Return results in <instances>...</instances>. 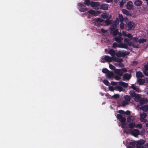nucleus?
Masks as SVG:
<instances>
[{
	"label": "nucleus",
	"instance_id": "f257e3e1",
	"mask_svg": "<svg viewBox=\"0 0 148 148\" xmlns=\"http://www.w3.org/2000/svg\"><path fill=\"white\" fill-rule=\"evenodd\" d=\"M135 26V23L133 21L128 22L125 25V29L128 31L133 29Z\"/></svg>",
	"mask_w": 148,
	"mask_h": 148
},
{
	"label": "nucleus",
	"instance_id": "f03ea898",
	"mask_svg": "<svg viewBox=\"0 0 148 148\" xmlns=\"http://www.w3.org/2000/svg\"><path fill=\"white\" fill-rule=\"evenodd\" d=\"M130 52L128 51H120L116 53L115 55L118 57H125L127 55H128Z\"/></svg>",
	"mask_w": 148,
	"mask_h": 148
},
{
	"label": "nucleus",
	"instance_id": "7ed1b4c3",
	"mask_svg": "<svg viewBox=\"0 0 148 148\" xmlns=\"http://www.w3.org/2000/svg\"><path fill=\"white\" fill-rule=\"evenodd\" d=\"M117 118L122 123V125H124V123L126 121L125 118L123 117L120 114H118L117 115Z\"/></svg>",
	"mask_w": 148,
	"mask_h": 148
},
{
	"label": "nucleus",
	"instance_id": "20e7f679",
	"mask_svg": "<svg viewBox=\"0 0 148 148\" xmlns=\"http://www.w3.org/2000/svg\"><path fill=\"white\" fill-rule=\"evenodd\" d=\"M123 17L122 14H119L118 17H117L115 21V22L116 24H119V22H122L123 21Z\"/></svg>",
	"mask_w": 148,
	"mask_h": 148
},
{
	"label": "nucleus",
	"instance_id": "39448f33",
	"mask_svg": "<svg viewBox=\"0 0 148 148\" xmlns=\"http://www.w3.org/2000/svg\"><path fill=\"white\" fill-rule=\"evenodd\" d=\"M140 120L141 122L145 123L146 122V120L145 119L147 116V114L144 112L141 113L140 114Z\"/></svg>",
	"mask_w": 148,
	"mask_h": 148
},
{
	"label": "nucleus",
	"instance_id": "423d86ee",
	"mask_svg": "<svg viewBox=\"0 0 148 148\" xmlns=\"http://www.w3.org/2000/svg\"><path fill=\"white\" fill-rule=\"evenodd\" d=\"M112 57H110L108 56H105L102 59V60H104L102 62L104 63L105 62H110L112 61Z\"/></svg>",
	"mask_w": 148,
	"mask_h": 148
},
{
	"label": "nucleus",
	"instance_id": "0eeeda50",
	"mask_svg": "<svg viewBox=\"0 0 148 148\" xmlns=\"http://www.w3.org/2000/svg\"><path fill=\"white\" fill-rule=\"evenodd\" d=\"M108 7V5L107 4L103 3L99 5V8L103 10H107Z\"/></svg>",
	"mask_w": 148,
	"mask_h": 148
},
{
	"label": "nucleus",
	"instance_id": "6e6552de",
	"mask_svg": "<svg viewBox=\"0 0 148 148\" xmlns=\"http://www.w3.org/2000/svg\"><path fill=\"white\" fill-rule=\"evenodd\" d=\"M95 21L99 24V26H100V25H103V24H102V23H103L104 21L103 19L99 18H95Z\"/></svg>",
	"mask_w": 148,
	"mask_h": 148
},
{
	"label": "nucleus",
	"instance_id": "1a4fd4ad",
	"mask_svg": "<svg viewBox=\"0 0 148 148\" xmlns=\"http://www.w3.org/2000/svg\"><path fill=\"white\" fill-rule=\"evenodd\" d=\"M131 134L135 137H136L139 134V131L138 130L135 129L131 132Z\"/></svg>",
	"mask_w": 148,
	"mask_h": 148
},
{
	"label": "nucleus",
	"instance_id": "9d476101",
	"mask_svg": "<svg viewBox=\"0 0 148 148\" xmlns=\"http://www.w3.org/2000/svg\"><path fill=\"white\" fill-rule=\"evenodd\" d=\"M148 101L147 99L145 98H140L139 102L140 105H143L144 103H147Z\"/></svg>",
	"mask_w": 148,
	"mask_h": 148
},
{
	"label": "nucleus",
	"instance_id": "9b49d317",
	"mask_svg": "<svg viewBox=\"0 0 148 148\" xmlns=\"http://www.w3.org/2000/svg\"><path fill=\"white\" fill-rule=\"evenodd\" d=\"M132 77L131 74H128L126 73L124 74L123 76V79L124 80L125 79L127 80H129Z\"/></svg>",
	"mask_w": 148,
	"mask_h": 148
},
{
	"label": "nucleus",
	"instance_id": "f8f14e48",
	"mask_svg": "<svg viewBox=\"0 0 148 148\" xmlns=\"http://www.w3.org/2000/svg\"><path fill=\"white\" fill-rule=\"evenodd\" d=\"M118 84L120 86H122L124 88H127L128 86V84L123 82H120L118 83Z\"/></svg>",
	"mask_w": 148,
	"mask_h": 148
},
{
	"label": "nucleus",
	"instance_id": "ddd939ff",
	"mask_svg": "<svg viewBox=\"0 0 148 148\" xmlns=\"http://www.w3.org/2000/svg\"><path fill=\"white\" fill-rule=\"evenodd\" d=\"M127 46H132L133 47L135 48H137L138 47V45H135L132 42L129 41L127 43Z\"/></svg>",
	"mask_w": 148,
	"mask_h": 148
},
{
	"label": "nucleus",
	"instance_id": "4468645a",
	"mask_svg": "<svg viewBox=\"0 0 148 148\" xmlns=\"http://www.w3.org/2000/svg\"><path fill=\"white\" fill-rule=\"evenodd\" d=\"M114 39V40L117 42L119 44L121 43V41L123 40L122 38L120 36H116L115 37Z\"/></svg>",
	"mask_w": 148,
	"mask_h": 148
},
{
	"label": "nucleus",
	"instance_id": "2eb2a0df",
	"mask_svg": "<svg viewBox=\"0 0 148 148\" xmlns=\"http://www.w3.org/2000/svg\"><path fill=\"white\" fill-rule=\"evenodd\" d=\"M119 48L127 49L128 48L127 45V43H121L119 44Z\"/></svg>",
	"mask_w": 148,
	"mask_h": 148
},
{
	"label": "nucleus",
	"instance_id": "dca6fc26",
	"mask_svg": "<svg viewBox=\"0 0 148 148\" xmlns=\"http://www.w3.org/2000/svg\"><path fill=\"white\" fill-rule=\"evenodd\" d=\"M135 118L134 116H130L127 118V122L128 123L134 122V121Z\"/></svg>",
	"mask_w": 148,
	"mask_h": 148
},
{
	"label": "nucleus",
	"instance_id": "f3484780",
	"mask_svg": "<svg viewBox=\"0 0 148 148\" xmlns=\"http://www.w3.org/2000/svg\"><path fill=\"white\" fill-rule=\"evenodd\" d=\"M132 7V3L131 1H129L127 3L126 8L129 10H131Z\"/></svg>",
	"mask_w": 148,
	"mask_h": 148
},
{
	"label": "nucleus",
	"instance_id": "a211bd4d",
	"mask_svg": "<svg viewBox=\"0 0 148 148\" xmlns=\"http://www.w3.org/2000/svg\"><path fill=\"white\" fill-rule=\"evenodd\" d=\"M114 72L120 76H122L123 75V72L121 69H116L114 71Z\"/></svg>",
	"mask_w": 148,
	"mask_h": 148
},
{
	"label": "nucleus",
	"instance_id": "6ab92c4d",
	"mask_svg": "<svg viewBox=\"0 0 148 148\" xmlns=\"http://www.w3.org/2000/svg\"><path fill=\"white\" fill-rule=\"evenodd\" d=\"M137 82L139 85H142L145 83V81L144 79L139 78L138 79Z\"/></svg>",
	"mask_w": 148,
	"mask_h": 148
},
{
	"label": "nucleus",
	"instance_id": "aec40b11",
	"mask_svg": "<svg viewBox=\"0 0 148 148\" xmlns=\"http://www.w3.org/2000/svg\"><path fill=\"white\" fill-rule=\"evenodd\" d=\"M100 3L99 2H95L91 1V5L92 7H95L99 6Z\"/></svg>",
	"mask_w": 148,
	"mask_h": 148
},
{
	"label": "nucleus",
	"instance_id": "412c9836",
	"mask_svg": "<svg viewBox=\"0 0 148 148\" xmlns=\"http://www.w3.org/2000/svg\"><path fill=\"white\" fill-rule=\"evenodd\" d=\"M115 90H118L119 92L121 91H123L124 89L121 86L116 85L115 87Z\"/></svg>",
	"mask_w": 148,
	"mask_h": 148
},
{
	"label": "nucleus",
	"instance_id": "4be33fe9",
	"mask_svg": "<svg viewBox=\"0 0 148 148\" xmlns=\"http://www.w3.org/2000/svg\"><path fill=\"white\" fill-rule=\"evenodd\" d=\"M136 75L137 78L142 77H144L143 74L140 71H138L136 72Z\"/></svg>",
	"mask_w": 148,
	"mask_h": 148
},
{
	"label": "nucleus",
	"instance_id": "5701e85b",
	"mask_svg": "<svg viewBox=\"0 0 148 148\" xmlns=\"http://www.w3.org/2000/svg\"><path fill=\"white\" fill-rule=\"evenodd\" d=\"M108 53L110 54L112 57L114 56L116 54L115 51L112 49H111L109 50Z\"/></svg>",
	"mask_w": 148,
	"mask_h": 148
},
{
	"label": "nucleus",
	"instance_id": "b1692460",
	"mask_svg": "<svg viewBox=\"0 0 148 148\" xmlns=\"http://www.w3.org/2000/svg\"><path fill=\"white\" fill-rule=\"evenodd\" d=\"M106 75L108 78H111L113 76L114 74L112 71H109V72H108V73L106 74Z\"/></svg>",
	"mask_w": 148,
	"mask_h": 148
},
{
	"label": "nucleus",
	"instance_id": "393cba45",
	"mask_svg": "<svg viewBox=\"0 0 148 148\" xmlns=\"http://www.w3.org/2000/svg\"><path fill=\"white\" fill-rule=\"evenodd\" d=\"M88 12L91 15H93L94 16H96L97 13L95 11L93 10H90L88 11Z\"/></svg>",
	"mask_w": 148,
	"mask_h": 148
},
{
	"label": "nucleus",
	"instance_id": "a878e982",
	"mask_svg": "<svg viewBox=\"0 0 148 148\" xmlns=\"http://www.w3.org/2000/svg\"><path fill=\"white\" fill-rule=\"evenodd\" d=\"M117 24L115 23H113L111 25L110 27V29L111 31H113L115 29L116 27Z\"/></svg>",
	"mask_w": 148,
	"mask_h": 148
},
{
	"label": "nucleus",
	"instance_id": "bb28decb",
	"mask_svg": "<svg viewBox=\"0 0 148 148\" xmlns=\"http://www.w3.org/2000/svg\"><path fill=\"white\" fill-rule=\"evenodd\" d=\"M142 2L140 0H138L136 1L134 3L135 5L137 6H140L142 4Z\"/></svg>",
	"mask_w": 148,
	"mask_h": 148
},
{
	"label": "nucleus",
	"instance_id": "cd10ccee",
	"mask_svg": "<svg viewBox=\"0 0 148 148\" xmlns=\"http://www.w3.org/2000/svg\"><path fill=\"white\" fill-rule=\"evenodd\" d=\"M134 97L135 100L136 101L138 102H139V100H140V99L141 98L140 95L138 94H137L135 95V97Z\"/></svg>",
	"mask_w": 148,
	"mask_h": 148
},
{
	"label": "nucleus",
	"instance_id": "c85d7f7f",
	"mask_svg": "<svg viewBox=\"0 0 148 148\" xmlns=\"http://www.w3.org/2000/svg\"><path fill=\"white\" fill-rule=\"evenodd\" d=\"M129 94L132 97H135V95H136L135 91L133 90L130 91L129 92Z\"/></svg>",
	"mask_w": 148,
	"mask_h": 148
},
{
	"label": "nucleus",
	"instance_id": "c756f323",
	"mask_svg": "<svg viewBox=\"0 0 148 148\" xmlns=\"http://www.w3.org/2000/svg\"><path fill=\"white\" fill-rule=\"evenodd\" d=\"M147 40L144 38H140L138 40V42L139 44L143 43L146 42Z\"/></svg>",
	"mask_w": 148,
	"mask_h": 148
},
{
	"label": "nucleus",
	"instance_id": "7c9ffc66",
	"mask_svg": "<svg viewBox=\"0 0 148 148\" xmlns=\"http://www.w3.org/2000/svg\"><path fill=\"white\" fill-rule=\"evenodd\" d=\"M130 123L128 124V126L130 128H133L135 126V122Z\"/></svg>",
	"mask_w": 148,
	"mask_h": 148
},
{
	"label": "nucleus",
	"instance_id": "2f4dec72",
	"mask_svg": "<svg viewBox=\"0 0 148 148\" xmlns=\"http://www.w3.org/2000/svg\"><path fill=\"white\" fill-rule=\"evenodd\" d=\"M124 97L125 100L127 101H129L131 99V97L128 95H125Z\"/></svg>",
	"mask_w": 148,
	"mask_h": 148
},
{
	"label": "nucleus",
	"instance_id": "473e14b6",
	"mask_svg": "<svg viewBox=\"0 0 148 148\" xmlns=\"http://www.w3.org/2000/svg\"><path fill=\"white\" fill-rule=\"evenodd\" d=\"M142 109L145 112H147L148 111V104L143 106L142 108Z\"/></svg>",
	"mask_w": 148,
	"mask_h": 148
},
{
	"label": "nucleus",
	"instance_id": "72a5a7b5",
	"mask_svg": "<svg viewBox=\"0 0 148 148\" xmlns=\"http://www.w3.org/2000/svg\"><path fill=\"white\" fill-rule=\"evenodd\" d=\"M131 88L133 90H135L136 92H138L139 91V88H136L134 86V84H132L131 86Z\"/></svg>",
	"mask_w": 148,
	"mask_h": 148
},
{
	"label": "nucleus",
	"instance_id": "f704fd0d",
	"mask_svg": "<svg viewBox=\"0 0 148 148\" xmlns=\"http://www.w3.org/2000/svg\"><path fill=\"white\" fill-rule=\"evenodd\" d=\"M145 142V141L144 140L142 139L141 140L138 141L137 142V144H138V145H142Z\"/></svg>",
	"mask_w": 148,
	"mask_h": 148
},
{
	"label": "nucleus",
	"instance_id": "c9c22d12",
	"mask_svg": "<svg viewBox=\"0 0 148 148\" xmlns=\"http://www.w3.org/2000/svg\"><path fill=\"white\" fill-rule=\"evenodd\" d=\"M111 31H112V34L114 36L117 35L118 32V29H115Z\"/></svg>",
	"mask_w": 148,
	"mask_h": 148
},
{
	"label": "nucleus",
	"instance_id": "e433bc0d",
	"mask_svg": "<svg viewBox=\"0 0 148 148\" xmlns=\"http://www.w3.org/2000/svg\"><path fill=\"white\" fill-rule=\"evenodd\" d=\"M122 12L123 14H125L126 15H128L130 14L129 12L125 9H123Z\"/></svg>",
	"mask_w": 148,
	"mask_h": 148
},
{
	"label": "nucleus",
	"instance_id": "4c0bfd02",
	"mask_svg": "<svg viewBox=\"0 0 148 148\" xmlns=\"http://www.w3.org/2000/svg\"><path fill=\"white\" fill-rule=\"evenodd\" d=\"M103 82L107 86L109 85V83L108 80L105 79L103 80Z\"/></svg>",
	"mask_w": 148,
	"mask_h": 148
},
{
	"label": "nucleus",
	"instance_id": "58836bf2",
	"mask_svg": "<svg viewBox=\"0 0 148 148\" xmlns=\"http://www.w3.org/2000/svg\"><path fill=\"white\" fill-rule=\"evenodd\" d=\"M128 104V102L126 101H123L121 104V106L123 107L125 106Z\"/></svg>",
	"mask_w": 148,
	"mask_h": 148
},
{
	"label": "nucleus",
	"instance_id": "ea45409f",
	"mask_svg": "<svg viewBox=\"0 0 148 148\" xmlns=\"http://www.w3.org/2000/svg\"><path fill=\"white\" fill-rule=\"evenodd\" d=\"M119 43L118 44L116 42H114L112 44V47L114 48H115L116 47L119 48Z\"/></svg>",
	"mask_w": 148,
	"mask_h": 148
},
{
	"label": "nucleus",
	"instance_id": "a19ab883",
	"mask_svg": "<svg viewBox=\"0 0 148 148\" xmlns=\"http://www.w3.org/2000/svg\"><path fill=\"white\" fill-rule=\"evenodd\" d=\"M120 22V28L121 29H123L124 28V24L123 23V22Z\"/></svg>",
	"mask_w": 148,
	"mask_h": 148
},
{
	"label": "nucleus",
	"instance_id": "79ce46f5",
	"mask_svg": "<svg viewBox=\"0 0 148 148\" xmlns=\"http://www.w3.org/2000/svg\"><path fill=\"white\" fill-rule=\"evenodd\" d=\"M102 72L104 73H106V74L109 72V71L106 68L103 69L102 70Z\"/></svg>",
	"mask_w": 148,
	"mask_h": 148
},
{
	"label": "nucleus",
	"instance_id": "37998d69",
	"mask_svg": "<svg viewBox=\"0 0 148 148\" xmlns=\"http://www.w3.org/2000/svg\"><path fill=\"white\" fill-rule=\"evenodd\" d=\"M109 67L112 70L115 71L116 69L115 67L111 64L109 65Z\"/></svg>",
	"mask_w": 148,
	"mask_h": 148
},
{
	"label": "nucleus",
	"instance_id": "c03bdc74",
	"mask_svg": "<svg viewBox=\"0 0 148 148\" xmlns=\"http://www.w3.org/2000/svg\"><path fill=\"white\" fill-rule=\"evenodd\" d=\"M126 37H127L128 38H130V39L131 40L133 36L131 34L128 33L126 35Z\"/></svg>",
	"mask_w": 148,
	"mask_h": 148
},
{
	"label": "nucleus",
	"instance_id": "a18cd8bd",
	"mask_svg": "<svg viewBox=\"0 0 148 148\" xmlns=\"http://www.w3.org/2000/svg\"><path fill=\"white\" fill-rule=\"evenodd\" d=\"M90 3V0H85L84 1V4L86 5H88Z\"/></svg>",
	"mask_w": 148,
	"mask_h": 148
},
{
	"label": "nucleus",
	"instance_id": "49530a36",
	"mask_svg": "<svg viewBox=\"0 0 148 148\" xmlns=\"http://www.w3.org/2000/svg\"><path fill=\"white\" fill-rule=\"evenodd\" d=\"M124 42L125 43H127L128 42H129L130 40H131V39H130V38H124Z\"/></svg>",
	"mask_w": 148,
	"mask_h": 148
},
{
	"label": "nucleus",
	"instance_id": "de8ad7c7",
	"mask_svg": "<svg viewBox=\"0 0 148 148\" xmlns=\"http://www.w3.org/2000/svg\"><path fill=\"white\" fill-rule=\"evenodd\" d=\"M113 97L115 99H117L119 98V95L118 94H115L113 96Z\"/></svg>",
	"mask_w": 148,
	"mask_h": 148
},
{
	"label": "nucleus",
	"instance_id": "09e8293b",
	"mask_svg": "<svg viewBox=\"0 0 148 148\" xmlns=\"http://www.w3.org/2000/svg\"><path fill=\"white\" fill-rule=\"evenodd\" d=\"M104 22L106 23L107 25L110 24L111 23V21L107 19Z\"/></svg>",
	"mask_w": 148,
	"mask_h": 148
},
{
	"label": "nucleus",
	"instance_id": "8fccbe9b",
	"mask_svg": "<svg viewBox=\"0 0 148 148\" xmlns=\"http://www.w3.org/2000/svg\"><path fill=\"white\" fill-rule=\"evenodd\" d=\"M132 39H133L134 40V42H138V38L137 37H132Z\"/></svg>",
	"mask_w": 148,
	"mask_h": 148
},
{
	"label": "nucleus",
	"instance_id": "3c124183",
	"mask_svg": "<svg viewBox=\"0 0 148 148\" xmlns=\"http://www.w3.org/2000/svg\"><path fill=\"white\" fill-rule=\"evenodd\" d=\"M142 125L140 123L138 124L136 126V127L139 129H141L142 127Z\"/></svg>",
	"mask_w": 148,
	"mask_h": 148
},
{
	"label": "nucleus",
	"instance_id": "603ef678",
	"mask_svg": "<svg viewBox=\"0 0 148 148\" xmlns=\"http://www.w3.org/2000/svg\"><path fill=\"white\" fill-rule=\"evenodd\" d=\"M109 88V90L112 91H113L114 90H115V87H114L112 86H110Z\"/></svg>",
	"mask_w": 148,
	"mask_h": 148
},
{
	"label": "nucleus",
	"instance_id": "864d4df0",
	"mask_svg": "<svg viewBox=\"0 0 148 148\" xmlns=\"http://www.w3.org/2000/svg\"><path fill=\"white\" fill-rule=\"evenodd\" d=\"M112 61L113 60L114 61H115V62H117V59H118L117 58H116L114 56H113V57H112Z\"/></svg>",
	"mask_w": 148,
	"mask_h": 148
},
{
	"label": "nucleus",
	"instance_id": "5fc2aeb1",
	"mask_svg": "<svg viewBox=\"0 0 148 148\" xmlns=\"http://www.w3.org/2000/svg\"><path fill=\"white\" fill-rule=\"evenodd\" d=\"M121 70L122 72H123V73L126 72L127 71V69L125 68H122L121 69Z\"/></svg>",
	"mask_w": 148,
	"mask_h": 148
},
{
	"label": "nucleus",
	"instance_id": "6e6d98bb",
	"mask_svg": "<svg viewBox=\"0 0 148 148\" xmlns=\"http://www.w3.org/2000/svg\"><path fill=\"white\" fill-rule=\"evenodd\" d=\"M120 77V76L119 75H116L114 76V78L116 80H119L121 79Z\"/></svg>",
	"mask_w": 148,
	"mask_h": 148
},
{
	"label": "nucleus",
	"instance_id": "4d7b16f0",
	"mask_svg": "<svg viewBox=\"0 0 148 148\" xmlns=\"http://www.w3.org/2000/svg\"><path fill=\"white\" fill-rule=\"evenodd\" d=\"M87 10V8H82L79 10V11L82 12H84L86 11Z\"/></svg>",
	"mask_w": 148,
	"mask_h": 148
},
{
	"label": "nucleus",
	"instance_id": "13d9d810",
	"mask_svg": "<svg viewBox=\"0 0 148 148\" xmlns=\"http://www.w3.org/2000/svg\"><path fill=\"white\" fill-rule=\"evenodd\" d=\"M117 83L116 82H111V84L112 86H115L117 84Z\"/></svg>",
	"mask_w": 148,
	"mask_h": 148
},
{
	"label": "nucleus",
	"instance_id": "bf43d9fd",
	"mask_svg": "<svg viewBox=\"0 0 148 148\" xmlns=\"http://www.w3.org/2000/svg\"><path fill=\"white\" fill-rule=\"evenodd\" d=\"M119 112L120 114H125V112L123 110H120L119 111Z\"/></svg>",
	"mask_w": 148,
	"mask_h": 148
},
{
	"label": "nucleus",
	"instance_id": "052dcab7",
	"mask_svg": "<svg viewBox=\"0 0 148 148\" xmlns=\"http://www.w3.org/2000/svg\"><path fill=\"white\" fill-rule=\"evenodd\" d=\"M143 72L145 75L148 76V71H143Z\"/></svg>",
	"mask_w": 148,
	"mask_h": 148
},
{
	"label": "nucleus",
	"instance_id": "680f3d73",
	"mask_svg": "<svg viewBox=\"0 0 148 148\" xmlns=\"http://www.w3.org/2000/svg\"><path fill=\"white\" fill-rule=\"evenodd\" d=\"M123 61L122 59L120 58H118L117 60V62L121 63Z\"/></svg>",
	"mask_w": 148,
	"mask_h": 148
},
{
	"label": "nucleus",
	"instance_id": "e2e57ef3",
	"mask_svg": "<svg viewBox=\"0 0 148 148\" xmlns=\"http://www.w3.org/2000/svg\"><path fill=\"white\" fill-rule=\"evenodd\" d=\"M136 148H144L142 146V145H138V144H136Z\"/></svg>",
	"mask_w": 148,
	"mask_h": 148
},
{
	"label": "nucleus",
	"instance_id": "0e129e2a",
	"mask_svg": "<svg viewBox=\"0 0 148 148\" xmlns=\"http://www.w3.org/2000/svg\"><path fill=\"white\" fill-rule=\"evenodd\" d=\"M101 32L102 33H105L107 32L106 30H105L103 28H101Z\"/></svg>",
	"mask_w": 148,
	"mask_h": 148
},
{
	"label": "nucleus",
	"instance_id": "69168bd1",
	"mask_svg": "<svg viewBox=\"0 0 148 148\" xmlns=\"http://www.w3.org/2000/svg\"><path fill=\"white\" fill-rule=\"evenodd\" d=\"M130 112L128 110H127L126 112H125V114H126L127 115H130Z\"/></svg>",
	"mask_w": 148,
	"mask_h": 148
},
{
	"label": "nucleus",
	"instance_id": "338daca9",
	"mask_svg": "<svg viewBox=\"0 0 148 148\" xmlns=\"http://www.w3.org/2000/svg\"><path fill=\"white\" fill-rule=\"evenodd\" d=\"M102 16L103 18H107L108 17L107 16L106 14H104L103 15H102Z\"/></svg>",
	"mask_w": 148,
	"mask_h": 148
},
{
	"label": "nucleus",
	"instance_id": "774afa93",
	"mask_svg": "<svg viewBox=\"0 0 148 148\" xmlns=\"http://www.w3.org/2000/svg\"><path fill=\"white\" fill-rule=\"evenodd\" d=\"M123 35L125 36H126V35H127V34H126V33L125 32H123Z\"/></svg>",
	"mask_w": 148,
	"mask_h": 148
}]
</instances>
